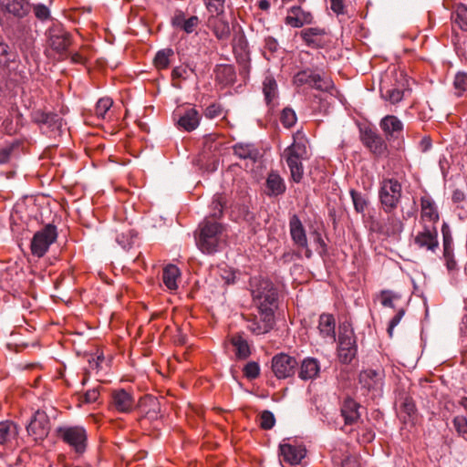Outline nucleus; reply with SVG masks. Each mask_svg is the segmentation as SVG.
<instances>
[{
  "mask_svg": "<svg viewBox=\"0 0 467 467\" xmlns=\"http://www.w3.org/2000/svg\"><path fill=\"white\" fill-rule=\"evenodd\" d=\"M226 239L224 226L215 221L205 219L199 223L195 232V243L198 249L205 254L217 253Z\"/></svg>",
  "mask_w": 467,
  "mask_h": 467,
  "instance_id": "obj_1",
  "label": "nucleus"
},
{
  "mask_svg": "<svg viewBox=\"0 0 467 467\" xmlns=\"http://www.w3.org/2000/svg\"><path fill=\"white\" fill-rule=\"evenodd\" d=\"M421 221L423 230L418 234L415 238L416 244L420 247H425L427 250L434 251L438 245L436 220L438 213L435 202L429 196H422L420 199Z\"/></svg>",
  "mask_w": 467,
  "mask_h": 467,
  "instance_id": "obj_2",
  "label": "nucleus"
},
{
  "mask_svg": "<svg viewBox=\"0 0 467 467\" xmlns=\"http://www.w3.org/2000/svg\"><path fill=\"white\" fill-rule=\"evenodd\" d=\"M250 285L253 300L258 311L275 313L278 295L274 284L265 278L253 277Z\"/></svg>",
  "mask_w": 467,
  "mask_h": 467,
  "instance_id": "obj_3",
  "label": "nucleus"
},
{
  "mask_svg": "<svg viewBox=\"0 0 467 467\" xmlns=\"http://www.w3.org/2000/svg\"><path fill=\"white\" fill-rule=\"evenodd\" d=\"M57 437L77 455L85 453L88 447V433L80 425H63L57 428Z\"/></svg>",
  "mask_w": 467,
  "mask_h": 467,
  "instance_id": "obj_4",
  "label": "nucleus"
},
{
  "mask_svg": "<svg viewBox=\"0 0 467 467\" xmlns=\"http://www.w3.org/2000/svg\"><path fill=\"white\" fill-rule=\"evenodd\" d=\"M358 351L356 337L349 323L339 326L337 357L341 363L349 364Z\"/></svg>",
  "mask_w": 467,
  "mask_h": 467,
  "instance_id": "obj_5",
  "label": "nucleus"
},
{
  "mask_svg": "<svg viewBox=\"0 0 467 467\" xmlns=\"http://www.w3.org/2000/svg\"><path fill=\"white\" fill-rule=\"evenodd\" d=\"M57 238V226L48 223L36 232L30 244L31 253L37 258L43 257Z\"/></svg>",
  "mask_w": 467,
  "mask_h": 467,
  "instance_id": "obj_6",
  "label": "nucleus"
},
{
  "mask_svg": "<svg viewBox=\"0 0 467 467\" xmlns=\"http://www.w3.org/2000/svg\"><path fill=\"white\" fill-rule=\"evenodd\" d=\"M293 84L297 88L307 86L321 91H329L333 88V82L329 78L321 76L311 68H305L296 73Z\"/></svg>",
  "mask_w": 467,
  "mask_h": 467,
  "instance_id": "obj_7",
  "label": "nucleus"
},
{
  "mask_svg": "<svg viewBox=\"0 0 467 467\" xmlns=\"http://www.w3.org/2000/svg\"><path fill=\"white\" fill-rule=\"evenodd\" d=\"M379 201L383 210L391 213L396 208L401 197V185L395 179H386L381 182L379 192Z\"/></svg>",
  "mask_w": 467,
  "mask_h": 467,
  "instance_id": "obj_8",
  "label": "nucleus"
},
{
  "mask_svg": "<svg viewBox=\"0 0 467 467\" xmlns=\"http://www.w3.org/2000/svg\"><path fill=\"white\" fill-rule=\"evenodd\" d=\"M109 407L112 410L119 413H130L136 407V400L133 392L125 389H117L112 390Z\"/></svg>",
  "mask_w": 467,
  "mask_h": 467,
  "instance_id": "obj_9",
  "label": "nucleus"
},
{
  "mask_svg": "<svg viewBox=\"0 0 467 467\" xmlns=\"http://www.w3.org/2000/svg\"><path fill=\"white\" fill-rule=\"evenodd\" d=\"M48 46L57 53L63 54L70 46V35L61 25H53L47 30Z\"/></svg>",
  "mask_w": 467,
  "mask_h": 467,
  "instance_id": "obj_10",
  "label": "nucleus"
},
{
  "mask_svg": "<svg viewBox=\"0 0 467 467\" xmlns=\"http://www.w3.org/2000/svg\"><path fill=\"white\" fill-rule=\"evenodd\" d=\"M360 139L363 145L376 157H383L388 153L385 140L376 130L365 129L361 130Z\"/></svg>",
  "mask_w": 467,
  "mask_h": 467,
  "instance_id": "obj_11",
  "label": "nucleus"
},
{
  "mask_svg": "<svg viewBox=\"0 0 467 467\" xmlns=\"http://www.w3.org/2000/svg\"><path fill=\"white\" fill-rule=\"evenodd\" d=\"M298 363L294 357L287 354L275 355L272 359V369L278 379H286L295 374Z\"/></svg>",
  "mask_w": 467,
  "mask_h": 467,
  "instance_id": "obj_12",
  "label": "nucleus"
},
{
  "mask_svg": "<svg viewBox=\"0 0 467 467\" xmlns=\"http://www.w3.org/2000/svg\"><path fill=\"white\" fill-rule=\"evenodd\" d=\"M28 435L35 441L43 440L49 432V419L46 412L36 410L26 426Z\"/></svg>",
  "mask_w": 467,
  "mask_h": 467,
  "instance_id": "obj_13",
  "label": "nucleus"
},
{
  "mask_svg": "<svg viewBox=\"0 0 467 467\" xmlns=\"http://www.w3.org/2000/svg\"><path fill=\"white\" fill-rule=\"evenodd\" d=\"M259 317L255 316L248 320L247 328L255 335H263L269 332L275 324L274 312L258 311Z\"/></svg>",
  "mask_w": 467,
  "mask_h": 467,
  "instance_id": "obj_14",
  "label": "nucleus"
},
{
  "mask_svg": "<svg viewBox=\"0 0 467 467\" xmlns=\"http://www.w3.org/2000/svg\"><path fill=\"white\" fill-rule=\"evenodd\" d=\"M177 125L185 131L194 130L200 124L201 116L196 109L186 108L175 111Z\"/></svg>",
  "mask_w": 467,
  "mask_h": 467,
  "instance_id": "obj_15",
  "label": "nucleus"
},
{
  "mask_svg": "<svg viewBox=\"0 0 467 467\" xmlns=\"http://www.w3.org/2000/svg\"><path fill=\"white\" fill-rule=\"evenodd\" d=\"M279 451L280 461L291 466L299 464L306 456V450L301 445L286 442L279 445Z\"/></svg>",
  "mask_w": 467,
  "mask_h": 467,
  "instance_id": "obj_16",
  "label": "nucleus"
},
{
  "mask_svg": "<svg viewBox=\"0 0 467 467\" xmlns=\"http://www.w3.org/2000/svg\"><path fill=\"white\" fill-rule=\"evenodd\" d=\"M200 19L197 16L187 17L182 10H176L171 16V25L177 30L183 31L190 35L196 31Z\"/></svg>",
  "mask_w": 467,
  "mask_h": 467,
  "instance_id": "obj_17",
  "label": "nucleus"
},
{
  "mask_svg": "<svg viewBox=\"0 0 467 467\" xmlns=\"http://www.w3.org/2000/svg\"><path fill=\"white\" fill-rule=\"evenodd\" d=\"M289 230L294 244L298 247L306 248V256L311 257L312 252L307 248L306 230L296 214H294L289 220Z\"/></svg>",
  "mask_w": 467,
  "mask_h": 467,
  "instance_id": "obj_18",
  "label": "nucleus"
},
{
  "mask_svg": "<svg viewBox=\"0 0 467 467\" xmlns=\"http://www.w3.org/2000/svg\"><path fill=\"white\" fill-rule=\"evenodd\" d=\"M443 258L447 269L451 272L457 269V263L453 256V238L450 226L443 223L441 226Z\"/></svg>",
  "mask_w": 467,
  "mask_h": 467,
  "instance_id": "obj_19",
  "label": "nucleus"
},
{
  "mask_svg": "<svg viewBox=\"0 0 467 467\" xmlns=\"http://www.w3.org/2000/svg\"><path fill=\"white\" fill-rule=\"evenodd\" d=\"M32 120L41 127H46L52 131L60 130L63 125L62 118L53 112L36 110L32 113Z\"/></svg>",
  "mask_w": 467,
  "mask_h": 467,
  "instance_id": "obj_20",
  "label": "nucleus"
},
{
  "mask_svg": "<svg viewBox=\"0 0 467 467\" xmlns=\"http://www.w3.org/2000/svg\"><path fill=\"white\" fill-rule=\"evenodd\" d=\"M379 127L388 140L400 138L403 132L402 121L394 115H387L382 118Z\"/></svg>",
  "mask_w": 467,
  "mask_h": 467,
  "instance_id": "obj_21",
  "label": "nucleus"
},
{
  "mask_svg": "<svg viewBox=\"0 0 467 467\" xmlns=\"http://www.w3.org/2000/svg\"><path fill=\"white\" fill-rule=\"evenodd\" d=\"M313 16L310 12L304 10L299 5H294L288 9V14L285 17V24L292 27L299 28L304 25L311 24Z\"/></svg>",
  "mask_w": 467,
  "mask_h": 467,
  "instance_id": "obj_22",
  "label": "nucleus"
},
{
  "mask_svg": "<svg viewBox=\"0 0 467 467\" xmlns=\"http://www.w3.org/2000/svg\"><path fill=\"white\" fill-rule=\"evenodd\" d=\"M318 331L319 335L324 338L333 343L336 341V322L331 314H322L318 319Z\"/></svg>",
  "mask_w": 467,
  "mask_h": 467,
  "instance_id": "obj_23",
  "label": "nucleus"
},
{
  "mask_svg": "<svg viewBox=\"0 0 467 467\" xmlns=\"http://www.w3.org/2000/svg\"><path fill=\"white\" fill-rule=\"evenodd\" d=\"M361 406L353 399L348 398L344 400L341 407V415L344 418L346 425L356 424L360 419Z\"/></svg>",
  "mask_w": 467,
  "mask_h": 467,
  "instance_id": "obj_24",
  "label": "nucleus"
},
{
  "mask_svg": "<svg viewBox=\"0 0 467 467\" xmlns=\"http://www.w3.org/2000/svg\"><path fill=\"white\" fill-rule=\"evenodd\" d=\"M263 93L266 105L269 108H274L277 103L279 91L276 80L270 74L266 75L264 78Z\"/></svg>",
  "mask_w": 467,
  "mask_h": 467,
  "instance_id": "obj_25",
  "label": "nucleus"
},
{
  "mask_svg": "<svg viewBox=\"0 0 467 467\" xmlns=\"http://www.w3.org/2000/svg\"><path fill=\"white\" fill-rule=\"evenodd\" d=\"M234 154L242 160H248L252 162L257 161L261 153L254 143L238 142L233 146Z\"/></svg>",
  "mask_w": 467,
  "mask_h": 467,
  "instance_id": "obj_26",
  "label": "nucleus"
},
{
  "mask_svg": "<svg viewBox=\"0 0 467 467\" xmlns=\"http://www.w3.org/2000/svg\"><path fill=\"white\" fill-rule=\"evenodd\" d=\"M359 382L368 390H380L383 385L382 375L375 369L363 370L359 375Z\"/></svg>",
  "mask_w": 467,
  "mask_h": 467,
  "instance_id": "obj_27",
  "label": "nucleus"
},
{
  "mask_svg": "<svg viewBox=\"0 0 467 467\" xmlns=\"http://www.w3.org/2000/svg\"><path fill=\"white\" fill-rule=\"evenodd\" d=\"M0 6L17 18H23L29 13L27 0H0Z\"/></svg>",
  "mask_w": 467,
  "mask_h": 467,
  "instance_id": "obj_28",
  "label": "nucleus"
},
{
  "mask_svg": "<svg viewBox=\"0 0 467 467\" xmlns=\"http://www.w3.org/2000/svg\"><path fill=\"white\" fill-rule=\"evenodd\" d=\"M265 193L269 197H276L285 193L286 190L283 178L275 171H271L265 182Z\"/></svg>",
  "mask_w": 467,
  "mask_h": 467,
  "instance_id": "obj_29",
  "label": "nucleus"
},
{
  "mask_svg": "<svg viewBox=\"0 0 467 467\" xmlns=\"http://www.w3.org/2000/svg\"><path fill=\"white\" fill-rule=\"evenodd\" d=\"M325 29L320 27H308L301 31L300 36L305 43L314 48L322 47L324 45L323 36Z\"/></svg>",
  "mask_w": 467,
  "mask_h": 467,
  "instance_id": "obj_30",
  "label": "nucleus"
},
{
  "mask_svg": "<svg viewBox=\"0 0 467 467\" xmlns=\"http://www.w3.org/2000/svg\"><path fill=\"white\" fill-rule=\"evenodd\" d=\"M319 361L314 358H306L301 363L298 376L304 380L313 379L319 374Z\"/></svg>",
  "mask_w": 467,
  "mask_h": 467,
  "instance_id": "obj_31",
  "label": "nucleus"
},
{
  "mask_svg": "<svg viewBox=\"0 0 467 467\" xmlns=\"http://www.w3.org/2000/svg\"><path fill=\"white\" fill-rule=\"evenodd\" d=\"M181 276V271L175 265H168L162 271V282L171 290L178 288L177 280Z\"/></svg>",
  "mask_w": 467,
  "mask_h": 467,
  "instance_id": "obj_32",
  "label": "nucleus"
},
{
  "mask_svg": "<svg viewBox=\"0 0 467 467\" xmlns=\"http://www.w3.org/2000/svg\"><path fill=\"white\" fill-rule=\"evenodd\" d=\"M17 435L16 424L10 420L0 421V444L11 442Z\"/></svg>",
  "mask_w": 467,
  "mask_h": 467,
  "instance_id": "obj_33",
  "label": "nucleus"
},
{
  "mask_svg": "<svg viewBox=\"0 0 467 467\" xmlns=\"http://www.w3.org/2000/svg\"><path fill=\"white\" fill-rule=\"evenodd\" d=\"M290 170L291 178L295 182H300L304 175V167L301 158L284 156Z\"/></svg>",
  "mask_w": 467,
  "mask_h": 467,
  "instance_id": "obj_34",
  "label": "nucleus"
},
{
  "mask_svg": "<svg viewBox=\"0 0 467 467\" xmlns=\"http://www.w3.org/2000/svg\"><path fill=\"white\" fill-rule=\"evenodd\" d=\"M20 148L19 140H13L0 148V164H5L10 161L13 156L18 153Z\"/></svg>",
  "mask_w": 467,
  "mask_h": 467,
  "instance_id": "obj_35",
  "label": "nucleus"
},
{
  "mask_svg": "<svg viewBox=\"0 0 467 467\" xmlns=\"http://www.w3.org/2000/svg\"><path fill=\"white\" fill-rule=\"evenodd\" d=\"M232 344L235 348V355L240 359L247 358L250 355V348L247 341L241 336H234Z\"/></svg>",
  "mask_w": 467,
  "mask_h": 467,
  "instance_id": "obj_36",
  "label": "nucleus"
},
{
  "mask_svg": "<svg viewBox=\"0 0 467 467\" xmlns=\"http://www.w3.org/2000/svg\"><path fill=\"white\" fill-rule=\"evenodd\" d=\"M403 230V223L400 219L394 216L393 214H389L387 218V222L385 223V229L382 230L387 235H395L397 234L401 233Z\"/></svg>",
  "mask_w": 467,
  "mask_h": 467,
  "instance_id": "obj_37",
  "label": "nucleus"
},
{
  "mask_svg": "<svg viewBox=\"0 0 467 467\" xmlns=\"http://www.w3.org/2000/svg\"><path fill=\"white\" fill-rule=\"evenodd\" d=\"M15 53L11 51L10 47L0 42V70L6 68L11 62L15 61Z\"/></svg>",
  "mask_w": 467,
  "mask_h": 467,
  "instance_id": "obj_38",
  "label": "nucleus"
},
{
  "mask_svg": "<svg viewBox=\"0 0 467 467\" xmlns=\"http://www.w3.org/2000/svg\"><path fill=\"white\" fill-rule=\"evenodd\" d=\"M173 56L171 48L159 50L154 57V65L158 69L167 68L170 65V57Z\"/></svg>",
  "mask_w": 467,
  "mask_h": 467,
  "instance_id": "obj_39",
  "label": "nucleus"
},
{
  "mask_svg": "<svg viewBox=\"0 0 467 467\" xmlns=\"http://www.w3.org/2000/svg\"><path fill=\"white\" fill-rule=\"evenodd\" d=\"M453 21L459 25L462 30L467 31V5L461 4L451 15Z\"/></svg>",
  "mask_w": 467,
  "mask_h": 467,
  "instance_id": "obj_40",
  "label": "nucleus"
},
{
  "mask_svg": "<svg viewBox=\"0 0 467 467\" xmlns=\"http://www.w3.org/2000/svg\"><path fill=\"white\" fill-rule=\"evenodd\" d=\"M349 194L353 202L355 211L358 213H363L368 206L367 197L363 193L353 189L350 190Z\"/></svg>",
  "mask_w": 467,
  "mask_h": 467,
  "instance_id": "obj_41",
  "label": "nucleus"
},
{
  "mask_svg": "<svg viewBox=\"0 0 467 467\" xmlns=\"http://www.w3.org/2000/svg\"><path fill=\"white\" fill-rule=\"evenodd\" d=\"M113 101L110 98L105 97L98 100L95 107V114L99 119H105L107 112L112 107Z\"/></svg>",
  "mask_w": 467,
  "mask_h": 467,
  "instance_id": "obj_42",
  "label": "nucleus"
},
{
  "mask_svg": "<svg viewBox=\"0 0 467 467\" xmlns=\"http://www.w3.org/2000/svg\"><path fill=\"white\" fill-rule=\"evenodd\" d=\"M217 78L224 84H231L235 79V72L232 66L225 65L219 68Z\"/></svg>",
  "mask_w": 467,
  "mask_h": 467,
  "instance_id": "obj_43",
  "label": "nucleus"
},
{
  "mask_svg": "<svg viewBox=\"0 0 467 467\" xmlns=\"http://www.w3.org/2000/svg\"><path fill=\"white\" fill-rule=\"evenodd\" d=\"M306 155V147L303 142H294L284 151V156H292L303 159Z\"/></svg>",
  "mask_w": 467,
  "mask_h": 467,
  "instance_id": "obj_44",
  "label": "nucleus"
},
{
  "mask_svg": "<svg viewBox=\"0 0 467 467\" xmlns=\"http://www.w3.org/2000/svg\"><path fill=\"white\" fill-rule=\"evenodd\" d=\"M297 120L296 114L294 109L291 108H285L282 110L280 121L283 124L285 128H291L293 127Z\"/></svg>",
  "mask_w": 467,
  "mask_h": 467,
  "instance_id": "obj_45",
  "label": "nucleus"
},
{
  "mask_svg": "<svg viewBox=\"0 0 467 467\" xmlns=\"http://www.w3.org/2000/svg\"><path fill=\"white\" fill-rule=\"evenodd\" d=\"M209 13L220 16L224 13L225 0H203Z\"/></svg>",
  "mask_w": 467,
  "mask_h": 467,
  "instance_id": "obj_46",
  "label": "nucleus"
},
{
  "mask_svg": "<svg viewBox=\"0 0 467 467\" xmlns=\"http://www.w3.org/2000/svg\"><path fill=\"white\" fill-rule=\"evenodd\" d=\"M213 32L218 39H226L230 36V27L228 23L219 19L213 26Z\"/></svg>",
  "mask_w": 467,
  "mask_h": 467,
  "instance_id": "obj_47",
  "label": "nucleus"
},
{
  "mask_svg": "<svg viewBox=\"0 0 467 467\" xmlns=\"http://www.w3.org/2000/svg\"><path fill=\"white\" fill-rule=\"evenodd\" d=\"M400 400L401 410L406 414L408 418H411L416 411L415 404L411 398L408 396H400Z\"/></svg>",
  "mask_w": 467,
  "mask_h": 467,
  "instance_id": "obj_48",
  "label": "nucleus"
},
{
  "mask_svg": "<svg viewBox=\"0 0 467 467\" xmlns=\"http://www.w3.org/2000/svg\"><path fill=\"white\" fill-rule=\"evenodd\" d=\"M382 97L391 104L400 102L403 98V92L398 88H390L384 91L381 89Z\"/></svg>",
  "mask_w": 467,
  "mask_h": 467,
  "instance_id": "obj_49",
  "label": "nucleus"
},
{
  "mask_svg": "<svg viewBox=\"0 0 467 467\" xmlns=\"http://www.w3.org/2000/svg\"><path fill=\"white\" fill-rule=\"evenodd\" d=\"M275 423V418L270 410H264L260 416V426L264 430H271Z\"/></svg>",
  "mask_w": 467,
  "mask_h": 467,
  "instance_id": "obj_50",
  "label": "nucleus"
},
{
  "mask_svg": "<svg viewBox=\"0 0 467 467\" xmlns=\"http://www.w3.org/2000/svg\"><path fill=\"white\" fill-rule=\"evenodd\" d=\"M211 215L214 218L220 217L223 210V198L222 195H214L211 203Z\"/></svg>",
  "mask_w": 467,
  "mask_h": 467,
  "instance_id": "obj_51",
  "label": "nucleus"
},
{
  "mask_svg": "<svg viewBox=\"0 0 467 467\" xmlns=\"http://www.w3.org/2000/svg\"><path fill=\"white\" fill-rule=\"evenodd\" d=\"M33 11L36 17L41 21L47 20L50 17V10L44 4H35L33 5Z\"/></svg>",
  "mask_w": 467,
  "mask_h": 467,
  "instance_id": "obj_52",
  "label": "nucleus"
},
{
  "mask_svg": "<svg viewBox=\"0 0 467 467\" xmlns=\"http://www.w3.org/2000/svg\"><path fill=\"white\" fill-rule=\"evenodd\" d=\"M244 374L248 379H254L260 374V367L254 361L248 362L244 368Z\"/></svg>",
  "mask_w": 467,
  "mask_h": 467,
  "instance_id": "obj_53",
  "label": "nucleus"
},
{
  "mask_svg": "<svg viewBox=\"0 0 467 467\" xmlns=\"http://www.w3.org/2000/svg\"><path fill=\"white\" fill-rule=\"evenodd\" d=\"M192 71L187 66H178L172 69L171 77L173 79H187Z\"/></svg>",
  "mask_w": 467,
  "mask_h": 467,
  "instance_id": "obj_54",
  "label": "nucleus"
},
{
  "mask_svg": "<svg viewBox=\"0 0 467 467\" xmlns=\"http://www.w3.org/2000/svg\"><path fill=\"white\" fill-rule=\"evenodd\" d=\"M405 310L403 308H400L397 311L395 316L390 319L389 327H388V334L391 337L393 336V331L395 327H397L402 317H404Z\"/></svg>",
  "mask_w": 467,
  "mask_h": 467,
  "instance_id": "obj_55",
  "label": "nucleus"
},
{
  "mask_svg": "<svg viewBox=\"0 0 467 467\" xmlns=\"http://www.w3.org/2000/svg\"><path fill=\"white\" fill-rule=\"evenodd\" d=\"M398 297L399 296L393 294L391 291H383L381 293V304L383 306L395 308L393 301Z\"/></svg>",
  "mask_w": 467,
  "mask_h": 467,
  "instance_id": "obj_56",
  "label": "nucleus"
},
{
  "mask_svg": "<svg viewBox=\"0 0 467 467\" xmlns=\"http://www.w3.org/2000/svg\"><path fill=\"white\" fill-rule=\"evenodd\" d=\"M453 85L458 90H465L467 88V74L457 73L454 78Z\"/></svg>",
  "mask_w": 467,
  "mask_h": 467,
  "instance_id": "obj_57",
  "label": "nucleus"
},
{
  "mask_svg": "<svg viewBox=\"0 0 467 467\" xmlns=\"http://www.w3.org/2000/svg\"><path fill=\"white\" fill-rule=\"evenodd\" d=\"M222 114V108L219 104H211L209 105L204 111V115L208 119H214L219 117Z\"/></svg>",
  "mask_w": 467,
  "mask_h": 467,
  "instance_id": "obj_58",
  "label": "nucleus"
},
{
  "mask_svg": "<svg viewBox=\"0 0 467 467\" xmlns=\"http://www.w3.org/2000/svg\"><path fill=\"white\" fill-rule=\"evenodd\" d=\"M99 390L98 388L88 389L84 394V401L86 403H94L99 400Z\"/></svg>",
  "mask_w": 467,
  "mask_h": 467,
  "instance_id": "obj_59",
  "label": "nucleus"
},
{
  "mask_svg": "<svg viewBox=\"0 0 467 467\" xmlns=\"http://www.w3.org/2000/svg\"><path fill=\"white\" fill-rule=\"evenodd\" d=\"M453 425L460 434L467 432V420L464 418L456 417L453 420Z\"/></svg>",
  "mask_w": 467,
  "mask_h": 467,
  "instance_id": "obj_60",
  "label": "nucleus"
},
{
  "mask_svg": "<svg viewBox=\"0 0 467 467\" xmlns=\"http://www.w3.org/2000/svg\"><path fill=\"white\" fill-rule=\"evenodd\" d=\"M278 42L273 36H267L265 39V47L271 53H275L278 49Z\"/></svg>",
  "mask_w": 467,
  "mask_h": 467,
  "instance_id": "obj_61",
  "label": "nucleus"
},
{
  "mask_svg": "<svg viewBox=\"0 0 467 467\" xmlns=\"http://www.w3.org/2000/svg\"><path fill=\"white\" fill-rule=\"evenodd\" d=\"M330 7L337 15L344 13L343 0H330Z\"/></svg>",
  "mask_w": 467,
  "mask_h": 467,
  "instance_id": "obj_62",
  "label": "nucleus"
},
{
  "mask_svg": "<svg viewBox=\"0 0 467 467\" xmlns=\"http://www.w3.org/2000/svg\"><path fill=\"white\" fill-rule=\"evenodd\" d=\"M420 148L421 151L425 152L431 148V140L430 137H424L420 142Z\"/></svg>",
  "mask_w": 467,
  "mask_h": 467,
  "instance_id": "obj_63",
  "label": "nucleus"
},
{
  "mask_svg": "<svg viewBox=\"0 0 467 467\" xmlns=\"http://www.w3.org/2000/svg\"><path fill=\"white\" fill-rule=\"evenodd\" d=\"M451 199L453 202L458 203L465 199V194L462 191L457 189L453 192Z\"/></svg>",
  "mask_w": 467,
  "mask_h": 467,
  "instance_id": "obj_64",
  "label": "nucleus"
}]
</instances>
